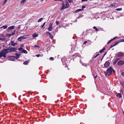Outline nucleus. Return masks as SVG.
Masks as SVG:
<instances>
[{
  "instance_id": "1",
  "label": "nucleus",
  "mask_w": 124,
  "mask_h": 124,
  "mask_svg": "<svg viewBox=\"0 0 124 124\" xmlns=\"http://www.w3.org/2000/svg\"><path fill=\"white\" fill-rule=\"evenodd\" d=\"M113 69L111 67H110L107 70V71H105L104 74L106 76H110L111 75L112 71Z\"/></svg>"
},
{
  "instance_id": "2",
  "label": "nucleus",
  "mask_w": 124,
  "mask_h": 124,
  "mask_svg": "<svg viewBox=\"0 0 124 124\" xmlns=\"http://www.w3.org/2000/svg\"><path fill=\"white\" fill-rule=\"evenodd\" d=\"M116 55L117 57H122L124 56V54L122 52H120L117 53Z\"/></svg>"
},
{
  "instance_id": "3",
  "label": "nucleus",
  "mask_w": 124,
  "mask_h": 124,
  "mask_svg": "<svg viewBox=\"0 0 124 124\" xmlns=\"http://www.w3.org/2000/svg\"><path fill=\"white\" fill-rule=\"evenodd\" d=\"M5 51L3 49L0 52V58L2 57L3 56V55L5 53Z\"/></svg>"
},
{
  "instance_id": "4",
  "label": "nucleus",
  "mask_w": 124,
  "mask_h": 124,
  "mask_svg": "<svg viewBox=\"0 0 124 124\" xmlns=\"http://www.w3.org/2000/svg\"><path fill=\"white\" fill-rule=\"evenodd\" d=\"M110 63L108 61L106 62L104 64V66L106 68L108 67Z\"/></svg>"
},
{
  "instance_id": "5",
  "label": "nucleus",
  "mask_w": 124,
  "mask_h": 124,
  "mask_svg": "<svg viewBox=\"0 0 124 124\" xmlns=\"http://www.w3.org/2000/svg\"><path fill=\"white\" fill-rule=\"evenodd\" d=\"M117 64L118 65H121L124 64V62L122 60H120L118 62Z\"/></svg>"
},
{
  "instance_id": "6",
  "label": "nucleus",
  "mask_w": 124,
  "mask_h": 124,
  "mask_svg": "<svg viewBox=\"0 0 124 124\" xmlns=\"http://www.w3.org/2000/svg\"><path fill=\"white\" fill-rule=\"evenodd\" d=\"M15 28V27L14 26H12L9 27L7 30V31L8 32L10 31V30H13Z\"/></svg>"
},
{
  "instance_id": "7",
  "label": "nucleus",
  "mask_w": 124,
  "mask_h": 124,
  "mask_svg": "<svg viewBox=\"0 0 124 124\" xmlns=\"http://www.w3.org/2000/svg\"><path fill=\"white\" fill-rule=\"evenodd\" d=\"M53 23H50V26L48 28V30H49V31H52V26Z\"/></svg>"
},
{
  "instance_id": "8",
  "label": "nucleus",
  "mask_w": 124,
  "mask_h": 124,
  "mask_svg": "<svg viewBox=\"0 0 124 124\" xmlns=\"http://www.w3.org/2000/svg\"><path fill=\"white\" fill-rule=\"evenodd\" d=\"M8 45L9 46L11 45L12 46H14L15 45L14 43V41H11L10 43Z\"/></svg>"
},
{
  "instance_id": "9",
  "label": "nucleus",
  "mask_w": 124,
  "mask_h": 124,
  "mask_svg": "<svg viewBox=\"0 0 124 124\" xmlns=\"http://www.w3.org/2000/svg\"><path fill=\"white\" fill-rule=\"evenodd\" d=\"M17 49L16 48H15L11 47L10 48V52H16V50H17Z\"/></svg>"
},
{
  "instance_id": "10",
  "label": "nucleus",
  "mask_w": 124,
  "mask_h": 124,
  "mask_svg": "<svg viewBox=\"0 0 124 124\" xmlns=\"http://www.w3.org/2000/svg\"><path fill=\"white\" fill-rule=\"evenodd\" d=\"M16 30H15L11 34H7L8 36H10L12 35H13L15 34V32Z\"/></svg>"
},
{
  "instance_id": "11",
  "label": "nucleus",
  "mask_w": 124,
  "mask_h": 124,
  "mask_svg": "<svg viewBox=\"0 0 124 124\" xmlns=\"http://www.w3.org/2000/svg\"><path fill=\"white\" fill-rule=\"evenodd\" d=\"M9 56V59L10 61H14L15 60V59L13 58V57L12 56Z\"/></svg>"
},
{
  "instance_id": "12",
  "label": "nucleus",
  "mask_w": 124,
  "mask_h": 124,
  "mask_svg": "<svg viewBox=\"0 0 124 124\" xmlns=\"http://www.w3.org/2000/svg\"><path fill=\"white\" fill-rule=\"evenodd\" d=\"M69 7V4L67 0L65 2V8H68Z\"/></svg>"
},
{
  "instance_id": "13",
  "label": "nucleus",
  "mask_w": 124,
  "mask_h": 124,
  "mask_svg": "<svg viewBox=\"0 0 124 124\" xmlns=\"http://www.w3.org/2000/svg\"><path fill=\"white\" fill-rule=\"evenodd\" d=\"M32 36L33 38L38 37V34H37L36 33H35L32 35Z\"/></svg>"
},
{
  "instance_id": "14",
  "label": "nucleus",
  "mask_w": 124,
  "mask_h": 124,
  "mask_svg": "<svg viewBox=\"0 0 124 124\" xmlns=\"http://www.w3.org/2000/svg\"><path fill=\"white\" fill-rule=\"evenodd\" d=\"M83 9H78L76 10L74 12L75 13H77L79 11H81L82 10H83Z\"/></svg>"
},
{
  "instance_id": "15",
  "label": "nucleus",
  "mask_w": 124,
  "mask_h": 124,
  "mask_svg": "<svg viewBox=\"0 0 124 124\" xmlns=\"http://www.w3.org/2000/svg\"><path fill=\"white\" fill-rule=\"evenodd\" d=\"M116 96L119 98H121L122 97V95L121 93H118L116 95Z\"/></svg>"
},
{
  "instance_id": "16",
  "label": "nucleus",
  "mask_w": 124,
  "mask_h": 124,
  "mask_svg": "<svg viewBox=\"0 0 124 124\" xmlns=\"http://www.w3.org/2000/svg\"><path fill=\"white\" fill-rule=\"evenodd\" d=\"M66 8H65V4H64V3H63V5H62L61 9V10H63L64 9Z\"/></svg>"
},
{
  "instance_id": "17",
  "label": "nucleus",
  "mask_w": 124,
  "mask_h": 124,
  "mask_svg": "<svg viewBox=\"0 0 124 124\" xmlns=\"http://www.w3.org/2000/svg\"><path fill=\"white\" fill-rule=\"evenodd\" d=\"M106 49V48L105 47H104L102 50H101L100 52V53H102V52H103L104 50Z\"/></svg>"
},
{
  "instance_id": "18",
  "label": "nucleus",
  "mask_w": 124,
  "mask_h": 124,
  "mask_svg": "<svg viewBox=\"0 0 124 124\" xmlns=\"http://www.w3.org/2000/svg\"><path fill=\"white\" fill-rule=\"evenodd\" d=\"M29 62V61L28 60H27L25 61L23 63V64L24 65H27Z\"/></svg>"
},
{
  "instance_id": "19",
  "label": "nucleus",
  "mask_w": 124,
  "mask_h": 124,
  "mask_svg": "<svg viewBox=\"0 0 124 124\" xmlns=\"http://www.w3.org/2000/svg\"><path fill=\"white\" fill-rule=\"evenodd\" d=\"M25 36H22V37H19V39H21V38H22V39H26V37H25Z\"/></svg>"
},
{
  "instance_id": "20",
  "label": "nucleus",
  "mask_w": 124,
  "mask_h": 124,
  "mask_svg": "<svg viewBox=\"0 0 124 124\" xmlns=\"http://www.w3.org/2000/svg\"><path fill=\"white\" fill-rule=\"evenodd\" d=\"M21 53H23L25 54H27V52L26 50L23 49V51L21 52Z\"/></svg>"
},
{
  "instance_id": "21",
  "label": "nucleus",
  "mask_w": 124,
  "mask_h": 124,
  "mask_svg": "<svg viewBox=\"0 0 124 124\" xmlns=\"http://www.w3.org/2000/svg\"><path fill=\"white\" fill-rule=\"evenodd\" d=\"M15 54L17 58L18 59L20 55L19 54H18L17 53H15Z\"/></svg>"
},
{
  "instance_id": "22",
  "label": "nucleus",
  "mask_w": 124,
  "mask_h": 124,
  "mask_svg": "<svg viewBox=\"0 0 124 124\" xmlns=\"http://www.w3.org/2000/svg\"><path fill=\"white\" fill-rule=\"evenodd\" d=\"M23 48L20 47L18 48L19 51H21V52L23 51Z\"/></svg>"
},
{
  "instance_id": "23",
  "label": "nucleus",
  "mask_w": 124,
  "mask_h": 124,
  "mask_svg": "<svg viewBox=\"0 0 124 124\" xmlns=\"http://www.w3.org/2000/svg\"><path fill=\"white\" fill-rule=\"evenodd\" d=\"M8 27V26L7 25H5L4 26H3L1 28H3L4 29H6Z\"/></svg>"
},
{
  "instance_id": "24",
  "label": "nucleus",
  "mask_w": 124,
  "mask_h": 124,
  "mask_svg": "<svg viewBox=\"0 0 124 124\" xmlns=\"http://www.w3.org/2000/svg\"><path fill=\"white\" fill-rule=\"evenodd\" d=\"M10 48L9 47V48H8L7 49H3L4 50V51L5 52H6L7 51H8V50H10Z\"/></svg>"
},
{
  "instance_id": "25",
  "label": "nucleus",
  "mask_w": 124,
  "mask_h": 124,
  "mask_svg": "<svg viewBox=\"0 0 124 124\" xmlns=\"http://www.w3.org/2000/svg\"><path fill=\"white\" fill-rule=\"evenodd\" d=\"M49 36L51 39H53V35L51 34H50L49 35Z\"/></svg>"
},
{
  "instance_id": "26",
  "label": "nucleus",
  "mask_w": 124,
  "mask_h": 124,
  "mask_svg": "<svg viewBox=\"0 0 124 124\" xmlns=\"http://www.w3.org/2000/svg\"><path fill=\"white\" fill-rule=\"evenodd\" d=\"M116 4V3H114L113 4H112L111 5L112 7H115Z\"/></svg>"
},
{
  "instance_id": "27",
  "label": "nucleus",
  "mask_w": 124,
  "mask_h": 124,
  "mask_svg": "<svg viewBox=\"0 0 124 124\" xmlns=\"http://www.w3.org/2000/svg\"><path fill=\"white\" fill-rule=\"evenodd\" d=\"M93 28L94 29H95V30L96 31H99V29H98L95 26H94L93 27Z\"/></svg>"
},
{
  "instance_id": "28",
  "label": "nucleus",
  "mask_w": 124,
  "mask_h": 124,
  "mask_svg": "<svg viewBox=\"0 0 124 124\" xmlns=\"http://www.w3.org/2000/svg\"><path fill=\"white\" fill-rule=\"evenodd\" d=\"M117 62H118V61L116 59V60H115V61H114V62L113 63V64L115 65V64H116V63Z\"/></svg>"
},
{
  "instance_id": "29",
  "label": "nucleus",
  "mask_w": 124,
  "mask_h": 124,
  "mask_svg": "<svg viewBox=\"0 0 124 124\" xmlns=\"http://www.w3.org/2000/svg\"><path fill=\"white\" fill-rule=\"evenodd\" d=\"M7 0H4V2L2 4V6H3L7 2Z\"/></svg>"
},
{
  "instance_id": "30",
  "label": "nucleus",
  "mask_w": 124,
  "mask_h": 124,
  "mask_svg": "<svg viewBox=\"0 0 124 124\" xmlns=\"http://www.w3.org/2000/svg\"><path fill=\"white\" fill-rule=\"evenodd\" d=\"M118 41L119 42V43L121 42H124V39H120L118 40Z\"/></svg>"
},
{
  "instance_id": "31",
  "label": "nucleus",
  "mask_w": 124,
  "mask_h": 124,
  "mask_svg": "<svg viewBox=\"0 0 124 124\" xmlns=\"http://www.w3.org/2000/svg\"><path fill=\"white\" fill-rule=\"evenodd\" d=\"M26 0H22L21 1V3L22 4H24V3L25 2V1H26Z\"/></svg>"
},
{
  "instance_id": "32",
  "label": "nucleus",
  "mask_w": 124,
  "mask_h": 124,
  "mask_svg": "<svg viewBox=\"0 0 124 124\" xmlns=\"http://www.w3.org/2000/svg\"><path fill=\"white\" fill-rule=\"evenodd\" d=\"M43 56V54H42L41 55H40L39 54H37L36 55V56L37 57H39V56Z\"/></svg>"
},
{
  "instance_id": "33",
  "label": "nucleus",
  "mask_w": 124,
  "mask_h": 124,
  "mask_svg": "<svg viewBox=\"0 0 124 124\" xmlns=\"http://www.w3.org/2000/svg\"><path fill=\"white\" fill-rule=\"evenodd\" d=\"M43 19V18H41L40 19H39L38 21V22H41L42 20Z\"/></svg>"
},
{
  "instance_id": "34",
  "label": "nucleus",
  "mask_w": 124,
  "mask_h": 124,
  "mask_svg": "<svg viewBox=\"0 0 124 124\" xmlns=\"http://www.w3.org/2000/svg\"><path fill=\"white\" fill-rule=\"evenodd\" d=\"M34 47H38V48H39L40 47V46L39 45H35L34 46Z\"/></svg>"
},
{
  "instance_id": "35",
  "label": "nucleus",
  "mask_w": 124,
  "mask_h": 124,
  "mask_svg": "<svg viewBox=\"0 0 124 124\" xmlns=\"http://www.w3.org/2000/svg\"><path fill=\"white\" fill-rule=\"evenodd\" d=\"M122 8H116V10L117 11H120L122 10Z\"/></svg>"
},
{
  "instance_id": "36",
  "label": "nucleus",
  "mask_w": 124,
  "mask_h": 124,
  "mask_svg": "<svg viewBox=\"0 0 124 124\" xmlns=\"http://www.w3.org/2000/svg\"><path fill=\"white\" fill-rule=\"evenodd\" d=\"M119 43V41H117L113 45H114V46L116 45H117Z\"/></svg>"
},
{
  "instance_id": "37",
  "label": "nucleus",
  "mask_w": 124,
  "mask_h": 124,
  "mask_svg": "<svg viewBox=\"0 0 124 124\" xmlns=\"http://www.w3.org/2000/svg\"><path fill=\"white\" fill-rule=\"evenodd\" d=\"M56 24L57 25H58L59 23V21H56Z\"/></svg>"
},
{
  "instance_id": "38",
  "label": "nucleus",
  "mask_w": 124,
  "mask_h": 124,
  "mask_svg": "<svg viewBox=\"0 0 124 124\" xmlns=\"http://www.w3.org/2000/svg\"><path fill=\"white\" fill-rule=\"evenodd\" d=\"M67 0L68 1L69 3H71L73 1V0Z\"/></svg>"
},
{
  "instance_id": "39",
  "label": "nucleus",
  "mask_w": 124,
  "mask_h": 124,
  "mask_svg": "<svg viewBox=\"0 0 124 124\" xmlns=\"http://www.w3.org/2000/svg\"><path fill=\"white\" fill-rule=\"evenodd\" d=\"M112 41V40H111V39L108 42L107 44H109L110 42H111Z\"/></svg>"
},
{
  "instance_id": "40",
  "label": "nucleus",
  "mask_w": 124,
  "mask_h": 124,
  "mask_svg": "<svg viewBox=\"0 0 124 124\" xmlns=\"http://www.w3.org/2000/svg\"><path fill=\"white\" fill-rule=\"evenodd\" d=\"M46 23V22H45L43 24V25L42 26V28H43V27L45 25V24Z\"/></svg>"
},
{
  "instance_id": "41",
  "label": "nucleus",
  "mask_w": 124,
  "mask_h": 124,
  "mask_svg": "<svg viewBox=\"0 0 124 124\" xmlns=\"http://www.w3.org/2000/svg\"><path fill=\"white\" fill-rule=\"evenodd\" d=\"M6 54L5 53L3 55V56L4 58H5L6 57Z\"/></svg>"
},
{
  "instance_id": "42",
  "label": "nucleus",
  "mask_w": 124,
  "mask_h": 124,
  "mask_svg": "<svg viewBox=\"0 0 124 124\" xmlns=\"http://www.w3.org/2000/svg\"><path fill=\"white\" fill-rule=\"evenodd\" d=\"M114 46L113 45H111V46H110V47L109 48V49H110L111 48H112V47H113Z\"/></svg>"
},
{
  "instance_id": "43",
  "label": "nucleus",
  "mask_w": 124,
  "mask_h": 124,
  "mask_svg": "<svg viewBox=\"0 0 124 124\" xmlns=\"http://www.w3.org/2000/svg\"><path fill=\"white\" fill-rule=\"evenodd\" d=\"M19 37L18 39V40L19 41H21L22 40V38H21V39H19Z\"/></svg>"
},
{
  "instance_id": "44",
  "label": "nucleus",
  "mask_w": 124,
  "mask_h": 124,
  "mask_svg": "<svg viewBox=\"0 0 124 124\" xmlns=\"http://www.w3.org/2000/svg\"><path fill=\"white\" fill-rule=\"evenodd\" d=\"M5 54H7L8 53H9V52H9V51H6V52H5Z\"/></svg>"
},
{
  "instance_id": "45",
  "label": "nucleus",
  "mask_w": 124,
  "mask_h": 124,
  "mask_svg": "<svg viewBox=\"0 0 124 124\" xmlns=\"http://www.w3.org/2000/svg\"><path fill=\"white\" fill-rule=\"evenodd\" d=\"M49 59L50 60H54L53 58L52 57H50L49 58Z\"/></svg>"
},
{
  "instance_id": "46",
  "label": "nucleus",
  "mask_w": 124,
  "mask_h": 124,
  "mask_svg": "<svg viewBox=\"0 0 124 124\" xmlns=\"http://www.w3.org/2000/svg\"><path fill=\"white\" fill-rule=\"evenodd\" d=\"M121 75L123 76H124V72L121 73Z\"/></svg>"
},
{
  "instance_id": "47",
  "label": "nucleus",
  "mask_w": 124,
  "mask_h": 124,
  "mask_svg": "<svg viewBox=\"0 0 124 124\" xmlns=\"http://www.w3.org/2000/svg\"><path fill=\"white\" fill-rule=\"evenodd\" d=\"M54 1H62V0H54Z\"/></svg>"
},
{
  "instance_id": "48",
  "label": "nucleus",
  "mask_w": 124,
  "mask_h": 124,
  "mask_svg": "<svg viewBox=\"0 0 124 124\" xmlns=\"http://www.w3.org/2000/svg\"><path fill=\"white\" fill-rule=\"evenodd\" d=\"M85 7H86L85 6H82V9H84V8H85Z\"/></svg>"
},
{
  "instance_id": "49",
  "label": "nucleus",
  "mask_w": 124,
  "mask_h": 124,
  "mask_svg": "<svg viewBox=\"0 0 124 124\" xmlns=\"http://www.w3.org/2000/svg\"><path fill=\"white\" fill-rule=\"evenodd\" d=\"M46 33L47 34H48L49 35L51 34L49 32H46Z\"/></svg>"
},
{
  "instance_id": "50",
  "label": "nucleus",
  "mask_w": 124,
  "mask_h": 124,
  "mask_svg": "<svg viewBox=\"0 0 124 124\" xmlns=\"http://www.w3.org/2000/svg\"><path fill=\"white\" fill-rule=\"evenodd\" d=\"M121 59V58H117L116 59L117 60V61H118L119 60H120Z\"/></svg>"
},
{
  "instance_id": "51",
  "label": "nucleus",
  "mask_w": 124,
  "mask_h": 124,
  "mask_svg": "<svg viewBox=\"0 0 124 124\" xmlns=\"http://www.w3.org/2000/svg\"><path fill=\"white\" fill-rule=\"evenodd\" d=\"M12 57H13L14 58H15V59H17V57H16V56H12Z\"/></svg>"
},
{
  "instance_id": "52",
  "label": "nucleus",
  "mask_w": 124,
  "mask_h": 124,
  "mask_svg": "<svg viewBox=\"0 0 124 124\" xmlns=\"http://www.w3.org/2000/svg\"><path fill=\"white\" fill-rule=\"evenodd\" d=\"M87 42L86 41H85L84 43L83 44H85L87 43Z\"/></svg>"
},
{
  "instance_id": "53",
  "label": "nucleus",
  "mask_w": 124,
  "mask_h": 124,
  "mask_svg": "<svg viewBox=\"0 0 124 124\" xmlns=\"http://www.w3.org/2000/svg\"><path fill=\"white\" fill-rule=\"evenodd\" d=\"M117 38V37H114V38H113V39H112L111 40H112V41L113 40L115 39H116V38Z\"/></svg>"
},
{
  "instance_id": "54",
  "label": "nucleus",
  "mask_w": 124,
  "mask_h": 124,
  "mask_svg": "<svg viewBox=\"0 0 124 124\" xmlns=\"http://www.w3.org/2000/svg\"><path fill=\"white\" fill-rule=\"evenodd\" d=\"M4 39L3 38H0V40H3Z\"/></svg>"
},
{
  "instance_id": "55",
  "label": "nucleus",
  "mask_w": 124,
  "mask_h": 124,
  "mask_svg": "<svg viewBox=\"0 0 124 124\" xmlns=\"http://www.w3.org/2000/svg\"><path fill=\"white\" fill-rule=\"evenodd\" d=\"M1 37H4V35H3V34H1Z\"/></svg>"
},
{
  "instance_id": "56",
  "label": "nucleus",
  "mask_w": 124,
  "mask_h": 124,
  "mask_svg": "<svg viewBox=\"0 0 124 124\" xmlns=\"http://www.w3.org/2000/svg\"><path fill=\"white\" fill-rule=\"evenodd\" d=\"M82 15H80L79 17H79H82Z\"/></svg>"
},
{
  "instance_id": "57",
  "label": "nucleus",
  "mask_w": 124,
  "mask_h": 124,
  "mask_svg": "<svg viewBox=\"0 0 124 124\" xmlns=\"http://www.w3.org/2000/svg\"><path fill=\"white\" fill-rule=\"evenodd\" d=\"M85 1H87V0H82V2H84Z\"/></svg>"
},
{
  "instance_id": "58",
  "label": "nucleus",
  "mask_w": 124,
  "mask_h": 124,
  "mask_svg": "<svg viewBox=\"0 0 124 124\" xmlns=\"http://www.w3.org/2000/svg\"><path fill=\"white\" fill-rule=\"evenodd\" d=\"M23 44H21V47H23Z\"/></svg>"
},
{
  "instance_id": "59",
  "label": "nucleus",
  "mask_w": 124,
  "mask_h": 124,
  "mask_svg": "<svg viewBox=\"0 0 124 124\" xmlns=\"http://www.w3.org/2000/svg\"><path fill=\"white\" fill-rule=\"evenodd\" d=\"M106 53H107V52H106V53H105L104 54V55H103V57H104V56H105L106 55Z\"/></svg>"
},
{
  "instance_id": "60",
  "label": "nucleus",
  "mask_w": 124,
  "mask_h": 124,
  "mask_svg": "<svg viewBox=\"0 0 124 124\" xmlns=\"http://www.w3.org/2000/svg\"><path fill=\"white\" fill-rule=\"evenodd\" d=\"M112 71H113V72L114 73L116 72L114 70H113V69Z\"/></svg>"
},
{
  "instance_id": "61",
  "label": "nucleus",
  "mask_w": 124,
  "mask_h": 124,
  "mask_svg": "<svg viewBox=\"0 0 124 124\" xmlns=\"http://www.w3.org/2000/svg\"><path fill=\"white\" fill-rule=\"evenodd\" d=\"M15 45H16L17 44V42H16V43H15Z\"/></svg>"
},
{
  "instance_id": "62",
  "label": "nucleus",
  "mask_w": 124,
  "mask_h": 124,
  "mask_svg": "<svg viewBox=\"0 0 124 124\" xmlns=\"http://www.w3.org/2000/svg\"><path fill=\"white\" fill-rule=\"evenodd\" d=\"M97 56V55L95 57H94V59Z\"/></svg>"
},
{
  "instance_id": "63",
  "label": "nucleus",
  "mask_w": 124,
  "mask_h": 124,
  "mask_svg": "<svg viewBox=\"0 0 124 124\" xmlns=\"http://www.w3.org/2000/svg\"><path fill=\"white\" fill-rule=\"evenodd\" d=\"M97 75L96 76H95L94 77V78L95 79L96 78H97Z\"/></svg>"
},
{
  "instance_id": "64",
  "label": "nucleus",
  "mask_w": 124,
  "mask_h": 124,
  "mask_svg": "<svg viewBox=\"0 0 124 124\" xmlns=\"http://www.w3.org/2000/svg\"><path fill=\"white\" fill-rule=\"evenodd\" d=\"M20 25L18 27V28L19 29H20Z\"/></svg>"
}]
</instances>
